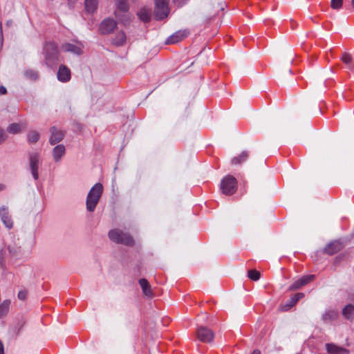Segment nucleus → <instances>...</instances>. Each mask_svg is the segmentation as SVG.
Masks as SVG:
<instances>
[{"label":"nucleus","mask_w":354,"mask_h":354,"mask_svg":"<svg viewBox=\"0 0 354 354\" xmlns=\"http://www.w3.org/2000/svg\"><path fill=\"white\" fill-rule=\"evenodd\" d=\"M44 63L48 67H54L59 62L58 45L53 41H46L43 46Z\"/></svg>","instance_id":"obj_1"},{"label":"nucleus","mask_w":354,"mask_h":354,"mask_svg":"<svg viewBox=\"0 0 354 354\" xmlns=\"http://www.w3.org/2000/svg\"><path fill=\"white\" fill-rule=\"evenodd\" d=\"M103 186L100 183L95 184L94 186L90 189L86 201V209L88 212H93L95 210L101 198Z\"/></svg>","instance_id":"obj_2"},{"label":"nucleus","mask_w":354,"mask_h":354,"mask_svg":"<svg viewBox=\"0 0 354 354\" xmlns=\"http://www.w3.org/2000/svg\"><path fill=\"white\" fill-rule=\"evenodd\" d=\"M109 239L114 243L123 244L127 246H133L135 241L130 234L120 229H113L109 232Z\"/></svg>","instance_id":"obj_3"},{"label":"nucleus","mask_w":354,"mask_h":354,"mask_svg":"<svg viewBox=\"0 0 354 354\" xmlns=\"http://www.w3.org/2000/svg\"><path fill=\"white\" fill-rule=\"evenodd\" d=\"M237 189L236 179L232 176H227L221 183V189L222 193L226 195L233 194Z\"/></svg>","instance_id":"obj_4"},{"label":"nucleus","mask_w":354,"mask_h":354,"mask_svg":"<svg viewBox=\"0 0 354 354\" xmlns=\"http://www.w3.org/2000/svg\"><path fill=\"white\" fill-rule=\"evenodd\" d=\"M169 0H155V17L158 20L166 18L169 12L168 8Z\"/></svg>","instance_id":"obj_5"},{"label":"nucleus","mask_w":354,"mask_h":354,"mask_svg":"<svg viewBox=\"0 0 354 354\" xmlns=\"http://www.w3.org/2000/svg\"><path fill=\"white\" fill-rule=\"evenodd\" d=\"M29 167L31 174L35 180L39 178V155L37 153H30L28 155Z\"/></svg>","instance_id":"obj_6"},{"label":"nucleus","mask_w":354,"mask_h":354,"mask_svg":"<svg viewBox=\"0 0 354 354\" xmlns=\"http://www.w3.org/2000/svg\"><path fill=\"white\" fill-rule=\"evenodd\" d=\"M196 336L201 342L209 343L213 340L214 334L212 330L208 328L201 326L196 330Z\"/></svg>","instance_id":"obj_7"},{"label":"nucleus","mask_w":354,"mask_h":354,"mask_svg":"<svg viewBox=\"0 0 354 354\" xmlns=\"http://www.w3.org/2000/svg\"><path fill=\"white\" fill-rule=\"evenodd\" d=\"M115 20L108 18L104 19L100 26V30L102 34H109L116 28Z\"/></svg>","instance_id":"obj_8"},{"label":"nucleus","mask_w":354,"mask_h":354,"mask_svg":"<svg viewBox=\"0 0 354 354\" xmlns=\"http://www.w3.org/2000/svg\"><path fill=\"white\" fill-rule=\"evenodd\" d=\"M304 296V293H301V292L296 293L286 303L281 304L279 306L280 310L282 312H286V311L289 310Z\"/></svg>","instance_id":"obj_9"},{"label":"nucleus","mask_w":354,"mask_h":354,"mask_svg":"<svg viewBox=\"0 0 354 354\" xmlns=\"http://www.w3.org/2000/svg\"><path fill=\"white\" fill-rule=\"evenodd\" d=\"M315 279V275L310 274L304 276L301 278L296 280L290 287V290H295L299 289L301 287L308 284Z\"/></svg>","instance_id":"obj_10"},{"label":"nucleus","mask_w":354,"mask_h":354,"mask_svg":"<svg viewBox=\"0 0 354 354\" xmlns=\"http://www.w3.org/2000/svg\"><path fill=\"white\" fill-rule=\"evenodd\" d=\"M188 35L189 32L186 30L176 31L167 39V44L178 43L187 37Z\"/></svg>","instance_id":"obj_11"},{"label":"nucleus","mask_w":354,"mask_h":354,"mask_svg":"<svg viewBox=\"0 0 354 354\" xmlns=\"http://www.w3.org/2000/svg\"><path fill=\"white\" fill-rule=\"evenodd\" d=\"M71 71L65 65H61L57 71V79L62 82H67L71 80Z\"/></svg>","instance_id":"obj_12"},{"label":"nucleus","mask_w":354,"mask_h":354,"mask_svg":"<svg viewBox=\"0 0 354 354\" xmlns=\"http://www.w3.org/2000/svg\"><path fill=\"white\" fill-rule=\"evenodd\" d=\"M82 45L77 44V45L66 43L62 46V49L66 52H71L76 55H81L82 53Z\"/></svg>","instance_id":"obj_13"},{"label":"nucleus","mask_w":354,"mask_h":354,"mask_svg":"<svg viewBox=\"0 0 354 354\" xmlns=\"http://www.w3.org/2000/svg\"><path fill=\"white\" fill-rule=\"evenodd\" d=\"M139 284L145 296L148 298H152L154 296L151 286L146 279H140Z\"/></svg>","instance_id":"obj_14"},{"label":"nucleus","mask_w":354,"mask_h":354,"mask_svg":"<svg viewBox=\"0 0 354 354\" xmlns=\"http://www.w3.org/2000/svg\"><path fill=\"white\" fill-rule=\"evenodd\" d=\"M326 349L329 354H348L349 351L344 348L339 347L336 344L328 343L326 344Z\"/></svg>","instance_id":"obj_15"},{"label":"nucleus","mask_w":354,"mask_h":354,"mask_svg":"<svg viewBox=\"0 0 354 354\" xmlns=\"http://www.w3.org/2000/svg\"><path fill=\"white\" fill-rule=\"evenodd\" d=\"M51 136L49 140L50 145H54L57 142H59L64 138V133L62 131L58 130L55 127L50 129Z\"/></svg>","instance_id":"obj_16"},{"label":"nucleus","mask_w":354,"mask_h":354,"mask_svg":"<svg viewBox=\"0 0 354 354\" xmlns=\"http://www.w3.org/2000/svg\"><path fill=\"white\" fill-rule=\"evenodd\" d=\"M0 216L6 227L8 229H11L13 226V222L10 216L9 215L7 208L1 207L0 209Z\"/></svg>","instance_id":"obj_17"},{"label":"nucleus","mask_w":354,"mask_h":354,"mask_svg":"<svg viewBox=\"0 0 354 354\" xmlns=\"http://www.w3.org/2000/svg\"><path fill=\"white\" fill-rule=\"evenodd\" d=\"M117 10H115V15L120 19V16L119 15V11L123 12H127L129 10V5L127 3V0H116ZM122 23L126 24L127 21L125 20L122 19Z\"/></svg>","instance_id":"obj_18"},{"label":"nucleus","mask_w":354,"mask_h":354,"mask_svg":"<svg viewBox=\"0 0 354 354\" xmlns=\"http://www.w3.org/2000/svg\"><path fill=\"white\" fill-rule=\"evenodd\" d=\"M342 248V245L341 244L340 242L339 241H334V242H332L331 243L328 244L326 248H325V252L330 254V255H333L335 253H337V252H339Z\"/></svg>","instance_id":"obj_19"},{"label":"nucleus","mask_w":354,"mask_h":354,"mask_svg":"<svg viewBox=\"0 0 354 354\" xmlns=\"http://www.w3.org/2000/svg\"><path fill=\"white\" fill-rule=\"evenodd\" d=\"M340 59L343 63L347 65L349 70L354 71V60L353 61V57L351 54L344 53Z\"/></svg>","instance_id":"obj_20"},{"label":"nucleus","mask_w":354,"mask_h":354,"mask_svg":"<svg viewBox=\"0 0 354 354\" xmlns=\"http://www.w3.org/2000/svg\"><path fill=\"white\" fill-rule=\"evenodd\" d=\"M65 153V147L63 145L56 146L53 151V156L56 162L59 161Z\"/></svg>","instance_id":"obj_21"},{"label":"nucleus","mask_w":354,"mask_h":354,"mask_svg":"<svg viewBox=\"0 0 354 354\" xmlns=\"http://www.w3.org/2000/svg\"><path fill=\"white\" fill-rule=\"evenodd\" d=\"M126 35L123 31L118 32L112 42L115 46H122L126 42Z\"/></svg>","instance_id":"obj_22"},{"label":"nucleus","mask_w":354,"mask_h":354,"mask_svg":"<svg viewBox=\"0 0 354 354\" xmlns=\"http://www.w3.org/2000/svg\"><path fill=\"white\" fill-rule=\"evenodd\" d=\"M248 157H249L248 152L246 151H244L241 154H239V156H237L232 159V164L235 165H240L242 162H245L247 160V159L248 158Z\"/></svg>","instance_id":"obj_23"},{"label":"nucleus","mask_w":354,"mask_h":354,"mask_svg":"<svg viewBox=\"0 0 354 354\" xmlns=\"http://www.w3.org/2000/svg\"><path fill=\"white\" fill-rule=\"evenodd\" d=\"M344 317L348 319L354 317V306L352 304L346 305L342 310Z\"/></svg>","instance_id":"obj_24"},{"label":"nucleus","mask_w":354,"mask_h":354,"mask_svg":"<svg viewBox=\"0 0 354 354\" xmlns=\"http://www.w3.org/2000/svg\"><path fill=\"white\" fill-rule=\"evenodd\" d=\"M138 15L142 21L147 22L151 17V10L150 9L144 8L140 10Z\"/></svg>","instance_id":"obj_25"},{"label":"nucleus","mask_w":354,"mask_h":354,"mask_svg":"<svg viewBox=\"0 0 354 354\" xmlns=\"http://www.w3.org/2000/svg\"><path fill=\"white\" fill-rule=\"evenodd\" d=\"M84 3L88 12H93L97 8V0H85Z\"/></svg>","instance_id":"obj_26"},{"label":"nucleus","mask_w":354,"mask_h":354,"mask_svg":"<svg viewBox=\"0 0 354 354\" xmlns=\"http://www.w3.org/2000/svg\"><path fill=\"white\" fill-rule=\"evenodd\" d=\"M8 249L13 257H18L21 253V246L16 243L8 245Z\"/></svg>","instance_id":"obj_27"},{"label":"nucleus","mask_w":354,"mask_h":354,"mask_svg":"<svg viewBox=\"0 0 354 354\" xmlns=\"http://www.w3.org/2000/svg\"><path fill=\"white\" fill-rule=\"evenodd\" d=\"M337 316V313L335 310H328L325 312L322 315L324 322H330L335 319Z\"/></svg>","instance_id":"obj_28"},{"label":"nucleus","mask_w":354,"mask_h":354,"mask_svg":"<svg viewBox=\"0 0 354 354\" xmlns=\"http://www.w3.org/2000/svg\"><path fill=\"white\" fill-rule=\"evenodd\" d=\"M27 138L28 143H36L39 138V133L36 131H31L28 133Z\"/></svg>","instance_id":"obj_29"},{"label":"nucleus","mask_w":354,"mask_h":354,"mask_svg":"<svg viewBox=\"0 0 354 354\" xmlns=\"http://www.w3.org/2000/svg\"><path fill=\"white\" fill-rule=\"evenodd\" d=\"M21 130V124L18 123H12L7 127L8 132L12 134L19 133Z\"/></svg>","instance_id":"obj_30"},{"label":"nucleus","mask_w":354,"mask_h":354,"mask_svg":"<svg viewBox=\"0 0 354 354\" xmlns=\"http://www.w3.org/2000/svg\"><path fill=\"white\" fill-rule=\"evenodd\" d=\"M10 304V301L6 300L0 305V317L8 313Z\"/></svg>","instance_id":"obj_31"},{"label":"nucleus","mask_w":354,"mask_h":354,"mask_svg":"<svg viewBox=\"0 0 354 354\" xmlns=\"http://www.w3.org/2000/svg\"><path fill=\"white\" fill-rule=\"evenodd\" d=\"M260 272L255 270H250L248 272V277L253 280V281H257L260 279Z\"/></svg>","instance_id":"obj_32"},{"label":"nucleus","mask_w":354,"mask_h":354,"mask_svg":"<svg viewBox=\"0 0 354 354\" xmlns=\"http://www.w3.org/2000/svg\"><path fill=\"white\" fill-rule=\"evenodd\" d=\"M343 0H331L330 7L334 10H339L342 7Z\"/></svg>","instance_id":"obj_33"},{"label":"nucleus","mask_w":354,"mask_h":354,"mask_svg":"<svg viewBox=\"0 0 354 354\" xmlns=\"http://www.w3.org/2000/svg\"><path fill=\"white\" fill-rule=\"evenodd\" d=\"M26 77L35 80L37 78L38 74L36 71L32 70H27L24 73Z\"/></svg>","instance_id":"obj_34"},{"label":"nucleus","mask_w":354,"mask_h":354,"mask_svg":"<svg viewBox=\"0 0 354 354\" xmlns=\"http://www.w3.org/2000/svg\"><path fill=\"white\" fill-rule=\"evenodd\" d=\"M27 292L25 290H21L18 293V298L20 300H25L26 298Z\"/></svg>","instance_id":"obj_35"},{"label":"nucleus","mask_w":354,"mask_h":354,"mask_svg":"<svg viewBox=\"0 0 354 354\" xmlns=\"http://www.w3.org/2000/svg\"><path fill=\"white\" fill-rule=\"evenodd\" d=\"M6 139V136L4 131L0 128V145Z\"/></svg>","instance_id":"obj_36"},{"label":"nucleus","mask_w":354,"mask_h":354,"mask_svg":"<svg viewBox=\"0 0 354 354\" xmlns=\"http://www.w3.org/2000/svg\"><path fill=\"white\" fill-rule=\"evenodd\" d=\"M7 93L6 88L3 86H0V95H4Z\"/></svg>","instance_id":"obj_37"},{"label":"nucleus","mask_w":354,"mask_h":354,"mask_svg":"<svg viewBox=\"0 0 354 354\" xmlns=\"http://www.w3.org/2000/svg\"><path fill=\"white\" fill-rule=\"evenodd\" d=\"M0 354H4V347L1 341H0Z\"/></svg>","instance_id":"obj_38"},{"label":"nucleus","mask_w":354,"mask_h":354,"mask_svg":"<svg viewBox=\"0 0 354 354\" xmlns=\"http://www.w3.org/2000/svg\"><path fill=\"white\" fill-rule=\"evenodd\" d=\"M175 3H178L179 6H181L184 3V0H174Z\"/></svg>","instance_id":"obj_39"},{"label":"nucleus","mask_w":354,"mask_h":354,"mask_svg":"<svg viewBox=\"0 0 354 354\" xmlns=\"http://www.w3.org/2000/svg\"><path fill=\"white\" fill-rule=\"evenodd\" d=\"M252 354H260V351L257 349L254 350Z\"/></svg>","instance_id":"obj_40"},{"label":"nucleus","mask_w":354,"mask_h":354,"mask_svg":"<svg viewBox=\"0 0 354 354\" xmlns=\"http://www.w3.org/2000/svg\"><path fill=\"white\" fill-rule=\"evenodd\" d=\"M4 189V185L2 184H0V191L3 190Z\"/></svg>","instance_id":"obj_41"},{"label":"nucleus","mask_w":354,"mask_h":354,"mask_svg":"<svg viewBox=\"0 0 354 354\" xmlns=\"http://www.w3.org/2000/svg\"><path fill=\"white\" fill-rule=\"evenodd\" d=\"M351 5L353 6V7L354 8V0H351Z\"/></svg>","instance_id":"obj_42"},{"label":"nucleus","mask_w":354,"mask_h":354,"mask_svg":"<svg viewBox=\"0 0 354 354\" xmlns=\"http://www.w3.org/2000/svg\"><path fill=\"white\" fill-rule=\"evenodd\" d=\"M12 23V21H8L7 22V24H8V25H9V24H11Z\"/></svg>","instance_id":"obj_43"},{"label":"nucleus","mask_w":354,"mask_h":354,"mask_svg":"<svg viewBox=\"0 0 354 354\" xmlns=\"http://www.w3.org/2000/svg\"><path fill=\"white\" fill-rule=\"evenodd\" d=\"M127 18H128V21H129L131 19V17L129 15H127Z\"/></svg>","instance_id":"obj_44"}]
</instances>
